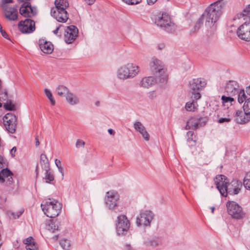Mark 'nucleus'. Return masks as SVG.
<instances>
[{"mask_svg":"<svg viewBox=\"0 0 250 250\" xmlns=\"http://www.w3.org/2000/svg\"><path fill=\"white\" fill-rule=\"evenodd\" d=\"M203 118L196 117L191 118L187 123L186 129L190 128L196 129L202 126Z\"/></svg>","mask_w":250,"mask_h":250,"instance_id":"20","label":"nucleus"},{"mask_svg":"<svg viewBox=\"0 0 250 250\" xmlns=\"http://www.w3.org/2000/svg\"><path fill=\"white\" fill-rule=\"evenodd\" d=\"M23 213V211H21L16 214L12 213V215L14 219L18 218Z\"/></svg>","mask_w":250,"mask_h":250,"instance_id":"51","label":"nucleus"},{"mask_svg":"<svg viewBox=\"0 0 250 250\" xmlns=\"http://www.w3.org/2000/svg\"><path fill=\"white\" fill-rule=\"evenodd\" d=\"M243 16L249 18V21L240 25L237 30V35L241 40L250 41V4L243 11Z\"/></svg>","mask_w":250,"mask_h":250,"instance_id":"6","label":"nucleus"},{"mask_svg":"<svg viewBox=\"0 0 250 250\" xmlns=\"http://www.w3.org/2000/svg\"><path fill=\"white\" fill-rule=\"evenodd\" d=\"M144 244L146 246L153 247H155L158 245L157 241L154 239L145 241Z\"/></svg>","mask_w":250,"mask_h":250,"instance_id":"39","label":"nucleus"},{"mask_svg":"<svg viewBox=\"0 0 250 250\" xmlns=\"http://www.w3.org/2000/svg\"><path fill=\"white\" fill-rule=\"evenodd\" d=\"M203 87L202 79H193L189 82V88L192 94V98L195 100L201 98V91Z\"/></svg>","mask_w":250,"mask_h":250,"instance_id":"9","label":"nucleus"},{"mask_svg":"<svg viewBox=\"0 0 250 250\" xmlns=\"http://www.w3.org/2000/svg\"><path fill=\"white\" fill-rule=\"evenodd\" d=\"M60 26H61L57 27L56 28V29L53 31V33L54 34H57L58 33V30H59Z\"/></svg>","mask_w":250,"mask_h":250,"instance_id":"61","label":"nucleus"},{"mask_svg":"<svg viewBox=\"0 0 250 250\" xmlns=\"http://www.w3.org/2000/svg\"><path fill=\"white\" fill-rule=\"evenodd\" d=\"M45 171V180L47 183H50L51 182L54 181V176L52 173L50 171V168L49 169H44Z\"/></svg>","mask_w":250,"mask_h":250,"instance_id":"31","label":"nucleus"},{"mask_svg":"<svg viewBox=\"0 0 250 250\" xmlns=\"http://www.w3.org/2000/svg\"><path fill=\"white\" fill-rule=\"evenodd\" d=\"M246 91L247 95H249V96H250V86L247 87Z\"/></svg>","mask_w":250,"mask_h":250,"instance_id":"60","label":"nucleus"},{"mask_svg":"<svg viewBox=\"0 0 250 250\" xmlns=\"http://www.w3.org/2000/svg\"><path fill=\"white\" fill-rule=\"evenodd\" d=\"M108 132L111 135H114L115 134V131L112 129H108Z\"/></svg>","mask_w":250,"mask_h":250,"instance_id":"59","label":"nucleus"},{"mask_svg":"<svg viewBox=\"0 0 250 250\" xmlns=\"http://www.w3.org/2000/svg\"><path fill=\"white\" fill-rule=\"evenodd\" d=\"M13 0H2L1 6L3 9H7V8L10 7L7 4L12 3Z\"/></svg>","mask_w":250,"mask_h":250,"instance_id":"44","label":"nucleus"},{"mask_svg":"<svg viewBox=\"0 0 250 250\" xmlns=\"http://www.w3.org/2000/svg\"><path fill=\"white\" fill-rule=\"evenodd\" d=\"M56 92L61 97H66L69 90L67 87L62 85H60L57 87Z\"/></svg>","mask_w":250,"mask_h":250,"instance_id":"28","label":"nucleus"},{"mask_svg":"<svg viewBox=\"0 0 250 250\" xmlns=\"http://www.w3.org/2000/svg\"><path fill=\"white\" fill-rule=\"evenodd\" d=\"M140 71L139 67L133 63H127L120 67L117 71V76L121 80L134 78Z\"/></svg>","mask_w":250,"mask_h":250,"instance_id":"3","label":"nucleus"},{"mask_svg":"<svg viewBox=\"0 0 250 250\" xmlns=\"http://www.w3.org/2000/svg\"><path fill=\"white\" fill-rule=\"evenodd\" d=\"M203 14L201 16L198 21L196 22L194 26L193 32H197L201 27V25L203 24Z\"/></svg>","mask_w":250,"mask_h":250,"instance_id":"38","label":"nucleus"},{"mask_svg":"<svg viewBox=\"0 0 250 250\" xmlns=\"http://www.w3.org/2000/svg\"><path fill=\"white\" fill-rule=\"evenodd\" d=\"M239 85L235 81H229L225 86V91L230 96H233L238 93Z\"/></svg>","mask_w":250,"mask_h":250,"instance_id":"18","label":"nucleus"},{"mask_svg":"<svg viewBox=\"0 0 250 250\" xmlns=\"http://www.w3.org/2000/svg\"><path fill=\"white\" fill-rule=\"evenodd\" d=\"M20 2H22L23 4H27L30 3L31 0H17Z\"/></svg>","mask_w":250,"mask_h":250,"instance_id":"56","label":"nucleus"},{"mask_svg":"<svg viewBox=\"0 0 250 250\" xmlns=\"http://www.w3.org/2000/svg\"><path fill=\"white\" fill-rule=\"evenodd\" d=\"M154 213L149 210L141 212L139 216L136 218V224L137 226H149L154 218Z\"/></svg>","mask_w":250,"mask_h":250,"instance_id":"11","label":"nucleus"},{"mask_svg":"<svg viewBox=\"0 0 250 250\" xmlns=\"http://www.w3.org/2000/svg\"><path fill=\"white\" fill-rule=\"evenodd\" d=\"M154 20L155 24L168 32L174 29V24L171 22L170 16L166 13L156 16Z\"/></svg>","mask_w":250,"mask_h":250,"instance_id":"7","label":"nucleus"},{"mask_svg":"<svg viewBox=\"0 0 250 250\" xmlns=\"http://www.w3.org/2000/svg\"><path fill=\"white\" fill-rule=\"evenodd\" d=\"M84 145L85 142L83 141L80 139H78L76 143V146L77 148L84 147Z\"/></svg>","mask_w":250,"mask_h":250,"instance_id":"47","label":"nucleus"},{"mask_svg":"<svg viewBox=\"0 0 250 250\" xmlns=\"http://www.w3.org/2000/svg\"><path fill=\"white\" fill-rule=\"evenodd\" d=\"M221 100L222 101V104L224 106H226L227 108H229V106L232 105V102L234 101V99L229 96H226L223 95L221 97Z\"/></svg>","mask_w":250,"mask_h":250,"instance_id":"30","label":"nucleus"},{"mask_svg":"<svg viewBox=\"0 0 250 250\" xmlns=\"http://www.w3.org/2000/svg\"><path fill=\"white\" fill-rule=\"evenodd\" d=\"M6 129L11 133H15L17 126V117L12 113H8L3 118Z\"/></svg>","mask_w":250,"mask_h":250,"instance_id":"14","label":"nucleus"},{"mask_svg":"<svg viewBox=\"0 0 250 250\" xmlns=\"http://www.w3.org/2000/svg\"><path fill=\"white\" fill-rule=\"evenodd\" d=\"M55 164L58 167L60 172L62 173V175L63 176V169L61 166V162L60 160L56 159L55 161Z\"/></svg>","mask_w":250,"mask_h":250,"instance_id":"43","label":"nucleus"},{"mask_svg":"<svg viewBox=\"0 0 250 250\" xmlns=\"http://www.w3.org/2000/svg\"><path fill=\"white\" fill-rule=\"evenodd\" d=\"M60 244L62 248L64 250H69L71 246L70 241L66 239L61 240Z\"/></svg>","mask_w":250,"mask_h":250,"instance_id":"34","label":"nucleus"},{"mask_svg":"<svg viewBox=\"0 0 250 250\" xmlns=\"http://www.w3.org/2000/svg\"><path fill=\"white\" fill-rule=\"evenodd\" d=\"M78 32V29L75 26L71 25L67 26L64 32L65 42L68 44L73 42L76 40Z\"/></svg>","mask_w":250,"mask_h":250,"instance_id":"17","label":"nucleus"},{"mask_svg":"<svg viewBox=\"0 0 250 250\" xmlns=\"http://www.w3.org/2000/svg\"><path fill=\"white\" fill-rule=\"evenodd\" d=\"M157 0H147V3L148 5L153 4Z\"/></svg>","mask_w":250,"mask_h":250,"instance_id":"57","label":"nucleus"},{"mask_svg":"<svg viewBox=\"0 0 250 250\" xmlns=\"http://www.w3.org/2000/svg\"><path fill=\"white\" fill-rule=\"evenodd\" d=\"M243 185L247 190H250V171L246 173L244 178Z\"/></svg>","mask_w":250,"mask_h":250,"instance_id":"32","label":"nucleus"},{"mask_svg":"<svg viewBox=\"0 0 250 250\" xmlns=\"http://www.w3.org/2000/svg\"><path fill=\"white\" fill-rule=\"evenodd\" d=\"M193 135V132L192 131H188L187 133V135L188 136L187 141H195V140L192 138Z\"/></svg>","mask_w":250,"mask_h":250,"instance_id":"48","label":"nucleus"},{"mask_svg":"<svg viewBox=\"0 0 250 250\" xmlns=\"http://www.w3.org/2000/svg\"><path fill=\"white\" fill-rule=\"evenodd\" d=\"M231 120V118H230L229 116L226 118H220L218 120V123L220 124H223L225 122L229 123L230 122Z\"/></svg>","mask_w":250,"mask_h":250,"instance_id":"46","label":"nucleus"},{"mask_svg":"<svg viewBox=\"0 0 250 250\" xmlns=\"http://www.w3.org/2000/svg\"><path fill=\"white\" fill-rule=\"evenodd\" d=\"M95 105L96 106H99L100 105V102L99 101H96L95 102Z\"/></svg>","mask_w":250,"mask_h":250,"instance_id":"64","label":"nucleus"},{"mask_svg":"<svg viewBox=\"0 0 250 250\" xmlns=\"http://www.w3.org/2000/svg\"><path fill=\"white\" fill-rule=\"evenodd\" d=\"M125 250H134L131 246L128 244H126L125 245Z\"/></svg>","mask_w":250,"mask_h":250,"instance_id":"54","label":"nucleus"},{"mask_svg":"<svg viewBox=\"0 0 250 250\" xmlns=\"http://www.w3.org/2000/svg\"><path fill=\"white\" fill-rule=\"evenodd\" d=\"M44 92L46 96L47 97V98L50 101L51 105H54L55 104L56 102L53 98V95H52L51 91L47 88H45L44 90Z\"/></svg>","mask_w":250,"mask_h":250,"instance_id":"35","label":"nucleus"},{"mask_svg":"<svg viewBox=\"0 0 250 250\" xmlns=\"http://www.w3.org/2000/svg\"><path fill=\"white\" fill-rule=\"evenodd\" d=\"M20 13L25 17H31L36 15V9L31 7V3L22 4L20 9Z\"/></svg>","mask_w":250,"mask_h":250,"instance_id":"19","label":"nucleus"},{"mask_svg":"<svg viewBox=\"0 0 250 250\" xmlns=\"http://www.w3.org/2000/svg\"><path fill=\"white\" fill-rule=\"evenodd\" d=\"M4 107L5 109L10 111L13 110L15 108V105L12 104L10 101H7L6 103L4 105Z\"/></svg>","mask_w":250,"mask_h":250,"instance_id":"40","label":"nucleus"},{"mask_svg":"<svg viewBox=\"0 0 250 250\" xmlns=\"http://www.w3.org/2000/svg\"><path fill=\"white\" fill-rule=\"evenodd\" d=\"M40 47L41 50L46 54H50L53 50V45L50 42L44 41V40H40Z\"/></svg>","mask_w":250,"mask_h":250,"instance_id":"26","label":"nucleus"},{"mask_svg":"<svg viewBox=\"0 0 250 250\" xmlns=\"http://www.w3.org/2000/svg\"><path fill=\"white\" fill-rule=\"evenodd\" d=\"M243 110L245 112H247V114L250 115V98L248 99V101L246 102V104L243 105Z\"/></svg>","mask_w":250,"mask_h":250,"instance_id":"41","label":"nucleus"},{"mask_svg":"<svg viewBox=\"0 0 250 250\" xmlns=\"http://www.w3.org/2000/svg\"><path fill=\"white\" fill-rule=\"evenodd\" d=\"M58 238H59V235H55L54 236H53L52 239L56 241V240H58Z\"/></svg>","mask_w":250,"mask_h":250,"instance_id":"62","label":"nucleus"},{"mask_svg":"<svg viewBox=\"0 0 250 250\" xmlns=\"http://www.w3.org/2000/svg\"><path fill=\"white\" fill-rule=\"evenodd\" d=\"M250 115L247 114V112L242 110H237L235 114V120L240 124L247 123L250 119Z\"/></svg>","mask_w":250,"mask_h":250,"instance_id":"22","label":"nucleus"},{"mask_svg":"<svg viewBox=\"0 0 250 250\" xmlns=\"http://www.w3.org/2000/svg\"><path fill=\"white\" fill-rule=\"evenodd\" d=\"M18 27L22 33H31L35 30V22L30 19H26L19 23Z\"/></svg>","mask_w":250,"mask_h":250,"instance_id":"16","label":"nucleus"},{"mask_svg":"<svg viewBox=\"0 0 250 250\" xmlns=\"http://www.w3.org/2000/svg\"><path fill=\"white\" fill-rule=\"evenodd\" d=\"M156 82V79L153 77H145L140 82L139 85L141 87L148 88L152 86Z\"/></svg>","mask_w":250,"mask_h":250,"instance_id":"25","label":"nucleus"},{"mask_svg":"<svg viewBox=\"0 0 250 250\" xmlns=\"http://www.w3.org/2000/svg\"><path fill=\"white\" fill-rule=\"evenodd\" d=\"M215 184L217 188L219 191L220 194L222 193V189L225 188L229 180L224 175H218L214 179Z\"/></svg>","mask_w":250,"mask_h":250,"instance_id":"21","label":"nucleus"},{"mask_svg":"<svg viewBox=\"0 0 250 250\" xmlns=\"http://www.w3.org/2000/svg\"><path fill=\"white\" fill-rule=\"evenodd\" d=\"M130 227V222L125 215H120L117 217L116 223V232L118 235H125Z\"/></svg>","mask_w":250,"mask_h":250,"instance_id":"10","label":"nucleus"},{"mask_svg":"<svg viewBox=\"0 0 250 250\" xmlns=\"http://www.w3.org/2000/svg\"><path fill=\"white\" fill-rule=\"evenodd\" d=\"M119 197L117 193L114 191H107L104 198V203L109 209H113L117 206Z\"/></svg>","mask_w":250,"mask_h":250,"instance_id":"15","label":"nucleus"},{"mask_svg":"<svg viewBox=\"0 0 250 250\" xmlns=\"http://www.w3.org/2000/svg\"><path fill=\"white\" fill-rule=\"evenodd\" d=\"M7 167V161L0 155V183L5 186L10 187V188L13 189L14 188L11 186L13 181V173Z\"/></svg>","mask_w":250,"mask_h":250,"instance_id":"5","label":"nucleus"},{"mask_svg":"<svg viewBox=\"0 0 250 250\" xmlns=\"http://www.w3.org/2000/svg\"><path fill=\"white\" fill-rule=\"evenodd\" d=\"M149 65L151 71L156 76L162 77L163 79L166 77L165 70L160 60L154 57L152 58Z\"/></svg>","mask_w":250,"mask_h":250,"instance_id":"12","label":"nucleus"},{"mask_svg":"<svg viewBox=\"0 0 250 250\" xmlns=\"http://www.w3.org/2000/svg\"><path fill=\"white\" fill-rule=\"evenodd\" d=\"M185 108L187 111H193L196 109L195 102L193 101L192 102H188L186 104Z\"/></svg>","mask_w":250,"mask_h":250,"instance_id":"37","label":"nucleus"},{"mask_svg":"<svg viewBox=\"0 0 250 250\" xmlns=\"http://www.w3.org/2000/svg\"><path fill=\"white\" fill-rule=\"evenodd\" d=\"M210 209L211 210V212L213 213L214 210L215 209V208L214 207H212L210 208Z\"/></svg>","mask_w":250,"mask_h":250,"instance_id":"63","label":"nucleus"},{"mask_svg":"<svg viewBox=\"0 0 250 250\" xmlns=\"http://www.w3.org/2000/svg\"><path fill=\"white\" fill-rule=\"evenodd\" d=\"M55 8L51 9V15L58 21L65 22L68 19V14L66 9L69 6L67 0H55Z\"/></svg>","mask_w":250,"mask_h":250,"instance_id":"2","label":"nucleus"},{"mask_svg":"<svg viewBox=\"0 0 250 250\" xmlns=\"http://www.w3.org/2000/svg\"><path fill=\"white\" fill-rule=\"evenodd\" d=\"M242 187V182L238 180H232L231 182L228 181L225 188L222 189L221 194L227 197L228 194H237L240 191Z\"/></svg>","mask_w":250,"mask_h":250,"instance_id":"8","label":"nucleus"},{"mask_svg":"<svg viewBox=\"0 0 250 250\" xmlns=\"http://www.w3.org/2000/svg\"><path fill=\"white\" fill-rule=\"evenodd\" d=\"M88 4L91 5L95 2V0H84Z\"/></svg>","mask_w":250,"mask_h":250,"instance_id":"58","label":"nucleus"},{"mask_svg":"<svg viewBox=\"0 0 250 250\" xmlns=\"http://www.w3.org/2000/svg\"><path fill=\"white\" fill-rule=\"evenodd\" d=\"M123 2L128 5H136L140 3L142 0H122Z\"/></svg>","mask_w":250,"mask_h":250,"instance_id":"42","label":"nucleus"},{"mask_svg":"<svg viewBox=\"0 0 250 250\" xmlns=\"http://www.w3.org/2000/svg\"><path fill=\"white\" fill-rule=\"evenodd\" d=\"M40 164L43 169H49V163L46 155L42 154L40 156Z\"/></svg>","mask_w":250,"mask_h":250,"instance_id":"29","label":"nucleus"},{"mask_svg":"<svg viewBox=\"0 0 250 250\" xmlns=\"http://www.w3.org/2000/svg\"><path fill=\"white\" fill-rule=\"evenodd\" d=\"M41 207L47 217L55 218L60 214L62 208V204L55 200L48 199L42 202Z\"/></svg>","mask_w":250,"mask_h":250,"instance_id":"4","label":"nucleus"},{"mask_svg":"<svg viewBox=\"0 0 250 250\" xmlns=\"http://www.w3.org/2000/svg\"><path fill=\"white\" fill-rule=\"evenodd\" d=\"M40 145L39 139L38 138V136H36L35 137V146H38Z\"/></svg>","mask_w":250,"mask_h":250,"instance_id":"55","label":"nucleus"},{"mask_svg":"<svg viewBox=\"0 0 250 250\" xmlns=\"http://www.w3.org/2000/svg\"><path fill=\"white\" fill-rule=\"evenodd\" d=\"M134 127L136 130L142 135V137L146 141H148L149 140V135L142 123L139 121L135 122L134 123Z\"/></svg>","mask_w":250,"mask_h":250,"instance_id":"23","label":"nucleus"},{"mask_svg":"<svg viewBox=\"0 0 250 250\" xmlns=\"http://www.w3.org/2000/svg\"><path fill=\"white\" fill-rule=\"evenodd\" d=\"M227 208L229 214L233 218L240 219L243 217L242 208L237 203L234 201H229L227 203Z\"/></svg>","mask_w":250,"mask_h":250,"instance_id":"13","label":"nucleus"},{"mask_svg":"<svg viewBox=\"0 0 250 250\" xmlns=\"http://www.w3.org/2000/svg\"><path fill=\"white\" fill-rule=\"evenodd\" d=\"M0 98L5 100L7 98V92L6 91H4L3 92H1L0 94Z\"/></svg>","mask_w":250,"mask_h":250,"instance_id":"50","label":"nucleus"},{"mask_svg":"<svg viewBox=\"0 0 250 250\" xmlns=\"http://www.w3.org/2000/svg\"><path fill=\"white\" fill-rule=\"evenodd\" d=\"M47 229L54 232L56 230L58 229V226L55 224L53 220H50L47 226Z\"/></svg>","mask_w":250,"mask_h":250,"instance_id":"36","label":"nucleus"},{"mask_svg":"<svg viewBox=\"0 0 250 250\" xmlns=\"http://www.w3.org/2000/svg\"><path fill=\"white\" fill-rule=\"evenodd\" d=\"M24 243L26 245H29V244H33L34 243H35L33 241V238L31 236L27 238L24 241Z\"/></svg>","mask_w":250,"mask_h":250,"instance_id":"49","label":"nucleus"},{"mask_svg":"<svg viewBox=\"0 0 250 250\" xmlns=\"http://www.w3.org/2000/svg\"><path fill=\"white\" fill-rule=\"evenodd\" d=\"M17 150L16 147H13L10 150V154L12 157H14L15 156V152Z\"/></svg>","mask_w":250,"mask_h":250,"instance_id":"52","label":"nucleus"},{"mask_svg":"<svg viewBox=\"0 0 250 250\" xmlns=\"http://www.w3.org/2000/svg\"><path fill=\"white\" fill-rule=\"evenodd\" d=\"M27 250H38V247L36 246L35 243H34L29 245L26 246Z\"/></svg>","mask_w":250,"mask_h":250,"instance_id":"45","label":"nucleus"},{"mask_svg":"<svg viewBox=\"0 0 250 250\" xmlns=\"http://www.w3.org/2000/svg\"><path fill=\"white\" fill-rule=\"evenodd\" d=\"M0 33L1 34V35L5 39H8V35L7 33L6 32L5 30H2L0 31Z\"/></svg>","mask_w":250,"mask_h":250,"instance_id":"53","label":"nucleus"},{"mask_svg":"<svg viewBox=\"0 0 250 250\" xmlns=\"http://www.w3.org/2000/svg\"><path fill=\"white\" fill-rule=\"evenodd\" d=\"M248 99L249 98L246 95L244 90H241L239 92H238V101L239 103H242L244 101L246 102L248 101Z\"/></svg>","mask_w":250,"mask_h":250,"instance_id":"33","label":"nucleus"},{"mask_svg":"<svg viewBox=\"0 0 250 250\" xmlns=\"http://www.w3.org/2000/svg\"><path fill=\"white\" fill-rule=\"evenodd\" d=\"M5 17L10 21H15L18 19V10L14 7H9L7 9H3Z\"/></svg>","mask_w":250,"mask_h":250,"instance_id":"24","label":"nucleus"},{"mask_svg":"<svg viewBox=\"0 0 250 250\" xmlns=\"http://www.w3.org/2000/svg\"><path fill=\"white\" fill-rule=\"evenodd\" d=\"M226 7L224 0H218L211 3L205 10V25L208 28L214 30L216 28V22L221 16Z\"/></svg>","mask_w":250,"mask_h":250,"instance_id":"1","label":"nucleus"},{"mask_svg":"<svg viewBox=\"0 0 250 250\" xmlns=\"http://www.w3.org/2000/svg\"><path fill=\"white\" fill-rule=\"evenodd\" d=\"M66 100L67 102L72 105H74L78 104L80 102L79 98L70 91L66 96Z\"/></svg>","mask_w":250,"mask_h":250,"instance_id":"27","label":"nucleus"}]
</instances>
